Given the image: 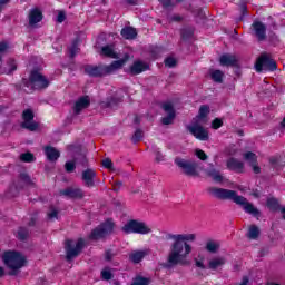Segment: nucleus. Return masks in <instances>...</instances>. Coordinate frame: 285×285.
<instances>
[{
	"label": "nucleus",
	"mask_w": 285,
	"mask_h": 285,
	"mask_svg": "<svg viewBox=\"0 0 285 285\" xmlns=\"http://www.w3.org/2000/svg\"><path fill=\"white\" fill-rule=\"evenodd\" d=\"M20 181L23 184V186H30L32 184V180H30V176L22 174L20 176Z\"/></svg>",
	"instance_id": "41"
},
{
	"label": "nucleus",
	"mask_w": 285,
	"mask_h": 285,
	"mask_svg": "<svg viewBox=\"0 0 285 285\" xmlns=\"http://www.w3.org/2000/svg\"><path fill=\"white\" fill-rule=\"evenodd\" d=\"M159 1H161L165 8H169V6H175L176 3H179L180 0H159Z\"/></svg>",
	"instance_id": "45"
},
{
	"label": "nucleus",
	"mask_w": 285,
	"mask_h": 285,
	"mask_svg": "<svg viewBox=\"0 0 285 285\" xmlns=\"http://www.w3.org/2000/svg\"><path fill=\"white\" fill-rule=\"evenodd\" d=\"M60 195H63L65 197H69L70 199H83V190L79 188H67L65 190L60 191Z\"/></svg>",
	"instance_id": "15"
},
{
	"label": "nucleus",
	"mask_w": 285,
	"mask_h": 285,
	"mask_svg": "<svg viewBox=\"0 0 285 285\" xmlns=\"http://www.w3.org/2000/svg\"><path fill=\"white\" fill-rule=\"evenodd\" d=\"M149 66L148 63L138 60L135 61L134 65L130 68V72L131 75H141V72H146V70H148Z\"/></svg>",
	"instance_id": "19"
},
{
	"label": "nucleus",
	"mask_w": 285,
	"mask_h": 285,
	"mask_svg": "<svg viewBox=\"0 0 285 285\" xmlns=\"http://www.w3.org/2000/svg\"><path fill=\"white\" fill-rule=\"evenodd\" d=\"M245 161H247L248 166H250L253 173L255 175H259L262 173V168L259 167V164L257 163V154L253 151H247L243 155Z\"/></svg>",
	"instance_id": "12"
},
{
	"label": "nucleus",
	"mask_w": 285,
	"mask_h": 285,
	"mask_svg": "<svg viewBox=\"0 0 285 285\" xmlns=\"http://www.w3.org/2000/svg\"><path fill=\"white\" fill-rule=\"evenodd\" d=\"M2 262L9 268V275H19L20 268L28 264L26 255L14 250L4 252L2 254Z\"/></svg>",
	"instance_id": "3"
},
{
	"label": "nucleus",
	"mask_w": 285,
	"mask_h": 285,
	"mask_svg": "<svg viewBox=\"0 0 285 285\" xmlns=\"http://www.w3.org/2000/svg\"><path fill=\"white\" fill-rule=\"evenodd\" d=\"M142 138H144V132H141V130H137L132 136V141L134 144H137V141H141Z\"/></svg>",
	"instance_id": "42"
},
{
	"label": "nucleus",
	"mask_w": 285,
	"mask_h": 285,
	"mask_svg": "<svg viewBox=\"0 0 285 285\" xmlns=\"http://www.w3.org/2000/svg\"><path fill=\"white\" fill-rule=\"evenodd\" d=\"M101 55L105 57H110L111 59H117V52L115 51V47L112 45L102 47Z\"/></svg>",
	"instance_id": "27"
},
{
	"label": "nucleus",
	"mask_w": 285,
	"mask_h": 285,
	"mask_svg": "<svg viewBox=\"0 0 285 285\" xmlns=\"http://www.w3.org/2000/svg\"><path fill=\"white\" fill-rule=\"evenodd\" d=\"M109 106H112V102H109Z\"/></svg>",
	"instance_id": "61"
},
{
	"label": "nucleus",
	"mask_w": 285,
	"mask_h": 285,
	"mask_svg": "<svg viewBox=\"0 0 285 285\" xmlns=\"http://www.w3.org/2000/svg\"><path fill=\"white\" fill-rule=\"evenodd\" d=\"M195 155H196V157H198V159H200L202 161H206V159H208V156H207L206 153H204V150H202V149H196Z\"/></svg>",
	"instance_id": "39"
},
{
	"label": "nucleus",
	"mask_w": 285,
	"mask_h": 285,
	"mask_svg": "<svg viewBox=\"0 0 285 285\" xmlns=\"http://www.w3.org/2000/svg\"><path fill=\"white\" fill-rule=\"evenodd\" d=\"M122 232L127 235L137 234V235H148L151 233L150 226L144 222L139 220H129L124 227Z\"/></svg>",
	"instance_id": "5"
},
{
	"label": "nucleus",
	"mask_w": 285,
	"mask_h": 285,
	"mask_svg": "<svg viewBox=\"0 0 285 285\" xmlns=\"http://www.w3.org/2000/svg\"><path fill=\"white\" fill-rule=\"evenodd\" d=\"M253 30L259 41H264V39H266V26H264V23L254 22Z\"/></svg>",
	"instance_id": "16"
},
{
	"label": "nucleus",
	"mask_w": 285,
	"mask_h": 285,
	"mask_svg": "<svg viewBox=\"0 0 285 285\" xmlns=\"http://www.w3.org/2000/svg\"><path fill=\"white\" fill-rule=\"evenodd\" d=\"M156 161H164L165 157L163 156L161 151L157 150L155 153Z\"/></svg>",
	"instance_id": "52"
},
{
	"label": "nucleus",
	"mask_w": 285,
	"mask_h": 285,
	"mask_svg": "<svg viewBox=\"0 0 285 285\" xmlns=\"http://www.w3.org/2000/svg\"><path fill=\"white\" fill-rule=\"evenodd\" d=\"M209 177H212V179H214V181H217L218 184L224 181V177L222 176V174H219V171L212 169L208 171Z\"/></svg>",
	"instance_id": "33"
},
{
	"label": "nucleus",
	"mask_w": 285,
	"mask_h": 285,
	"mask_svg": "<svg viewBox=\"0 0 285 285\" xmlns=\"http://www.w3.org/2000/svg\"><path fill=\"white\" fill-rule=\"evenodd\" d=\"M45 154L49 161H57L58 157L61 155L55 147H45Z\"/></svg>",
	"instance_id": "25"
},
{
	"label": "nucleus",
	"mask_w": 285,
	"mask_h": 285,
	"mask_svg": "<svg viewBox=\"0 0 285 285\" xmlns=\"http://www.w3.org/2000/svg\"><path fill=\"white\" fill-rule=\"evenodd\" d=\"M247 237L249 239H257L259 237V227L255 225L249 226Z\"/></svg>",
	"instance_id": "31"
},
{
	"label": "nucleus",
	"mask_w": 285,
	"mask_h": 285,
	"mask_svg": "<svg viewBox=\"0 0 285 285\" xmlns=\"http://www.w3.org/2000/svg\"><path fill=\"white\" fill-rule=\"evenodd\" d=\"M76 52H79V47H77V45H73L71 48H70V55L71 57H75V53Z\"/></svg>",
	"instance_id": "53"
},
{
	"label": "nucleus",
	"mask_w": 285,
	"mask_h": 285,
	"mask_svg": "<svg viewBox=\"0 0 285 285\" xmlns=\"http://www.w3.org/2000/svg\"><path fill=\"white\" fill-rule=\"evenodd\" d=\"M117 186H121V181H118V183H117Z\"/></svg>",
	"instance_id": "60"
},
{
	"label": "nucleus",
	"mask_w": 285,
	"mask_h": 285,
	"mask_svg": "<svg viewBox=\"0 0 285 285\" xmlns=\"http://www.w3.org/2000/svg\"><path fill=\"white\" fill-rule=\"evenodd\" d=\"M128 59L129 57L125 56L124 59L114 61L110 66H105V67L88 66L86 67L85 71L87 72V75H90V77H102V75H110L115 72V70H119V68L125 66Z\"/></svg>",
	"instance_id": "4"
},
{
	"label": "nucleus",
	"mask_w": 285,
	"mask_h": 285,
	"mask_svg": "<svg viewBox=\"0 0 285 285\" xmlns=\"http://www.w3.org/2000/svg\"><path fill=\"white\" fill-rule=\"evenodd\" d=\"M165 66H167V68H175L177 66V59H175L173 57H168L165 60Z\"/></svg>",
	"instance_id": "38"
},
{
	"label": "nucleus",
	"mask_w": 285,
	"mask_h": 285,
	"mask_svg": "<svg viewBox=\"0 0 285 285\" xmlns=\"http://www.w3.org/2000/svg\"><path fill=\"white\" fill-rule=\"evenodd\" d=\"M57 215H58L57 209H51V210L47 214V217H48V219H50V220L52 222L53 219H57Z\"/></svg>",
	"instance_id": "50"
},
{
	"label": "nucleus",
	"mask_w": 285,
	"mask_h": 285,
	"mask_svg": "<svg viewBox=\"0 0 285 285\" xmlns=\"http://www.w3.org/2000/svg\"><path fill=\"white\" fill-rule=\"evenodd\" d=\"M88 106H90V98L88 96H83L76 101L73 110L79 115V112L81 110H86Z\"/></svg>",
	"instance_id": "18"
},
{
	"label": "nucleus",
	"mask_w": 285,
	"mask_h": 285,
	"mask_svg": "<svg viewBox=\"0 0 285 285\" xmlns=\"http://www.w3.org/2000/svg\"><path fill=\"white\" fill-rule=\"evenodd\" d=\"M20 159L21 161H27V163L35 161V155H32L31 153H26L20 156Z\"/></svg>",
	"instance_id": "37"
},
{
	"label": "nucleus",
	"mask_w": 285,
	"mask_h": 285,
	"mask_svg": "<svg viewBox=\"0 0 285 285\" xmlns=\"http://www.w3.org/2000/svg\"><path fill=\"white\" fill-rule=\"evenodd\" d=\"M281 213H282L283 219H285V207H283V208L281 209Z\"/></svg>",
	"instance_id": "56"
},
{
	"label": "nucleus",
	"mask_w": 285,
	"mask_h": 285,
	"mask_svg": "<svg viewBox=\"0 0 285 285\" xmlns=\"http://www.w3.org/2000/svg\"><path fill=\"white\" fill-rule=\"evenodd\" d=\"M281 126H282V128H285V116H284L283 121L281 122Z\"/></svg>",
	"instance_id": "57"
},
{
	"label": "nucleus",
	"mask_w": 285,
	"mask_h": 285,
	"mask_svg": "<svg viewBox=\"0 0 285 285\" xmlns=\"http://www.w3.org/2000/svg\"><path fill=\"white\" fill-rule=\"evenodd\" d=\"M27 238H28V229H26V228H20V229L18 230V239L23 240V239H27Z\"/></svg>",
	"instance_id": "43"
},
{
	"label": "nucleus",
	"mask_w": 285,
	"mask_h": 285,
	"mask_svg": "<svg viewBox=\"0 0 285 285\" xmlns=\"http://www.w3.org/2000/svg\"><path fill=\"white\" fill-rule=\"evenodd\" d=\"M187 130H189L190 135H193L196 139H199V141H208V129L204 128L199 121L187 126Z\"/></svg>",
	"instance_id": "9"
},
{
	"label": "nucleus",
	"mask_w": 285,
	"mask_h": 285,
	"mask_svg": "<svg viewBox=\"0 0 285 285\" xmlns=\"http://www.w3.org/2000/svg\"><path fill=\"white\" fill-rule=\"evenodd\" d=\"M209 112H210V107H208L207 105L200 106L198 116L196 117V121L200 124H206V117H208Z\"/></svg>",
	"instance_id": "24"
},
{
	"label": "nucleus",
	"mask_w": 285,
	"mask_h": 285,
	"mask_svg": "<svg viewBox=\"0 0 285 285\" xmlns=\"http://www.w3.org/2000/svg\"><path fill=\"white\" fill-rule=\"evenodd\" d=\"M220 66H237V57L235 55L225 53L219 58Z\"/></svg>",
	"instance_id": "23"
},
{
	"label": "nucleus",
	"mask_w": 285,
	"mask_h": 285,
	"mask_svg": "<svg viewBox=\"0 0 285 285\" xmlns=\"http://www.w3.org/2000/svg\"><path fill=\"white\" fill-rule=\"evenodd\" d=\"M121 37L124 39H135L137 37V30L132 27H127L121 30Z\"/></svg>",
	"instance_id": "28"
},
{
	"label": "nucleus",
	"mask_w": 285,
	"mask_h": 285,
	"mask_svg": "<svg viewBox=\"0 0 285 285\" xmlns=\"http://www.w3.org/2000/svg\"><path fill=\"white\" fill-rule=\"evenodd\" d=\"M167 239H170L169 254L167 256V266H184L186 261L193 253V245L189 243L197 242V234H169Z\"/></svg>",
	"instance_id": "1"
},
{
	"label": "nucleus",
	"mask_w": 285,
	"mask_h": 285,
	"mask_svg": "<svg viewBox=\"0 0 285 285\" xmlns=\"http://www.w3.org/2000/svg\"><path fill=\"white\" fill-rule=\"evenodd\" d=\"M8 45L6 42H0V61L3 57V55H6V52L8 51Z\"/></svg>",
	"instance_id": "46"
},
{
	"label": "nucleus",
	"mask_w": 285,
	"mask_h": 285,
	"mask_svg": "<svg viewBox=\"0 0 285 285\" xmlns=\"http://www.w3.org/2000/svg\"><path fill=\"white\" fill-rule=\"evenodd\" d=\"M43 20V13L39 8H33L29 11V26L32 28L36 27L37 23Z\"/></svg>",
	"instance_id": "14"
},
{
	"label": "nucleus",
	"mask_w": 285,
	"mask_h": 285,
	"mask_svg": "<svg viewBox=\"0 0 285 285\" xmlns=\"http://www.w3.org/2000/svg\"><path fill=\"white\" fill-rule=\"evenodd\" d=\"M65 168H66L67 173H72L76 168L75 161L66 163Z\"/></svg>",
	"instance_id": "49"
},
{
	"label": "nucleus",
	"mask_w": 285,
	"mask_h": 285,
	"mask_svg": "<svg viewBox=\"0 0 285 285\" xmlns=\"http://www.w3.org/2000/svg\"><path fill=\"white\" fill-rule=\"evenodd\" d=\"M147 255H150V249L135 250L129 255V259L134 262V264H139Z\"/></svg>",
	"instance_id": "22"
},
{
	"label": "nucleus",
	"mask_w": 285,
	"mask_h": 285,
	"mask_svg": "<svg viewBox=\"0 0 285 285\" xmlns=\"http://www.w3.org/2000/svg\"><path fill=\"white\" fill-rule=\"evenodd\" d=\"M27 88H31V90H43V88H48L50 86V81L41 72L32 71L30 73L29 80L26 82Z\"/></svg>",
	"instance_id": "6"
},
{
	"label": "nucleus",
	"mask_w": 285,
	"mask_h": 285,
	"mask_svg": "<svg viewBox=\"0 0 285 285\" xmlns=\"http://www.w3.org/2000/svg\"><path fill=\"white\" fill-rule=\"evenodd\" d=\"M95 177H97V173H95V169H87L82 173V179L85 181V185L89 188L95 186Z\"/></svg>",
	"instance_id": "20"
},
{
	"label": "nucleus",
	"mask_w": 285,
	"mask_h": 285,
	"mask_svg": "<svg viewBox=\"0 0 285 285\" xmlns=\"http://www.w3.org/2000/svg\"><path fill=\"white\" fill-rule=\"evenodd\" d=\"M222 126H224V122L222 121V119L216 118L213 122H212V128H214V130H218V128H222Z\"/></svg>",
	"instance_id": "44"
},
{
	"label": "nucleus",
	"mask_w": 285,
	"mask_h": 285,
	"mask_svg": "<svg viewBox=\"0 0 285 285\" xmlns=\"http://www.w3.org/2000/svg\"><path fill=\"white\" fill-rule=\"evenodd\" d=\"M267 285H279L277 283H267Z\"/></svg>",
	"instance_id": "59"
},
{
	"label": "nucleus",
	"mask_w": 285,
	"mask_h": 285,
	"mask_svg": "<svg viewBox=\"0 0 285 285\" xmlns=\"http://www.w3.org/2000/svg\"><path fill=\"white\" fill-rule=\"evenodd\" d=\"M148 284H150V281L141 276L136 277L131 283V285H148Z\"/></svg>",
	"instance_id": "34"
},
{
	"label": "nucleus",
	"mask_w": 285,
	"mask_h": 285,
	"mask_svg": "<svg viewBox=\"0 0 285 285\" xmlns=\"http://www.w3.org/2000/svg\"><path fill=\"white\" fill-rule=\"evenodd\" d=\"M214 197H217L218 199H232V202H235V204H238V206H242L245 213H248V215H253L254 217H257L259 215V210L246 198L243 196H237V193L230 189H222V188H215L213 189Z\"/></svg>",
	"instance_id": "2"
},
{
	"label": "nucleus",
	"mask_w": 285,
	"mask_h": 285,
	"mask_svg": "<svg viewBox=\"0 0 285 285\" xmlns=\"http://www.w3.org/2000/svg\"><path fill=\"white\" fill-rule=\"evenodd\" d=\"M175 164L176 166H178V168H181L185 175H189L190 177H197V163L188 161L184 158H176Z\"/></svg>",
	"instance_id": "10"
},
{
	"label": "nucleus",
	"mask_w": 285,
	"mask_h": 285,
	"mask_svg": "<svg viewBox=\"0 0 285 285\" xmlns=\"http://www.w3.org/2000/svg\"><path fill=\"white\" fill-rule=\"evenodd\" d=\"M206 262V255L198 254V256L195 258V264L197 268H202L203 271L206 268V265L204 264Z\"/></svg>",
	"instance_id": "32"
},
{
	"label": "nucleus",
	"mask_w": 285,
	"mask_h": 285,
	"mask_svg": "<svg viewBox=\"0 0 285 285\" xmlns=\"http://www.w3.org/2000/svg\"><path fill=\"white\" fill-rule=\"evenodd\" d=\"M209 75L213 81H215V83H222V81H224V73L222 70L212 69L209 71Z\"/></svg>",
	"instance_id": "29"
},
{
	"label": "nucleus",
	"mask_w": 285,
	"mask_h": 285,
	"mask_svg": "<svg viewBox=\"0 0 285 285\" xmlns=\"http://www.w3.org/2000/svg\"><path fill=\"white\" fill-rule=\"evenodd\" d=\"M219 248V244L215 242H208L206 245V249L209 253H216V250Z\"/></svg>",
	"instance_id": "36"
},
{
	"label": "nucleus",
	"mask_w": 285,
	"mask_h": 285,
	"mask_svg": "<svg viewBox=\"0 0 285 285\" xmlns=\"http://www.w3.org/2000/svg\"><path fill=\"white\" fill-rule=\"evenodd\" d=\"M83 246H86V243L82 238H79L78 240H67L65 245L67 259H75V257L83 250Z\"/></svg>",
	"instance_id": "7"
},
{
	"label": "nucleus",
	"mask_w": 285,
	"mask_h": 285,
	"mask_svg": "<svg viewBox=\"0 0 285 285\" xmlns=\"http://www.w3.org/2000/svg\"><path fill=\"white\" fill-rule=\"evenodd\" d=\"M102 166L104 168H107V170H111V171L115 170V165L112 164V160L110 158H105L102 160Z\"/></svg>",
	"instance_id": "35"
},
{
	"label": "nucleus",
	"mask_w": 285,
	"mask_h": 285,
	"mask_svg": "<svg viewBox=\"0 0 285 285\" xmlns=\"http://www.w3.org/2000/svg\"><path fill=\"white\" fill-rule=\"evenodd\" d=\"M23 122H22V128H26L27 130H37L39 128V124L33 122L32 119H35V114L32 110L27 109L22 114Z\"/></svg>",
	"instance_id": "11"
},
{
	"label": "nucleus",
	"mask_w": 285,
	"mask_h": 285,
	"mask_svg": "<svg viewBox=\"0 0 285 285\" xmlns=\"http://www.w3.org/2000/svg\"><path fill=\"white\" fill-rule=\"evenodd\" d=\"M267 206L268 208H271L272 210H275V208H277V200L275 198H269L267 200Z\"/></svg>",
	"instance_id": "47"
},
{
	"label": "nucleus",
	"mask_w": 285,
	"mask_h": 285,
	"mask_svg": "<svg viewBox=\"0 0 285 285\" xmlns=\"http://www.w3.org/2000/svg\"><path fill=\"white\" fill-rule=\"evenodd\" d=\"M128 3H130L131 6H135V3H137V0H127Z\"/></svg>",
	"instance_id": "55"
},
{
	"label": "nucleus",
	"mask_w": 285,
	"mask_h": 285,
	"mask_svg": "<svg viewBox=\"0 0 285 285\" xmlns=\"http://www.w3.org/2000/svg\"><path fill=\"white\" fill-rule=\"evenodd\" d=\"M7 66V69L2 71L4 75H11V72H14V70H17V62L14 61V59H9Z\"/></svg>",
	"instance_id": "30"
},
{
	"label": "nucleus",
	"mask_w": 285,
	"mask_h": 285,
	"mask_svg": "<svg viewBox=\"0 0 285 285\" xmlns=\"http://www.w3.org/2000/svg\"><path fill=\"white\" fill-rule=\"evenodd\" d=\"M101 277L102 279H106V281L112 279V273L110 272L109 268H105L101 271Z\"/></svg>",
	"instance_id": "40"
},
{
	"label": "nucleus",
	"mask_w": 285,
	"mask_h": 285,
	"mask_svg": "<svg viewBox=\"0 0 285 285\" xmlns=\"http://www.w3.org/2000/svg\"><path fill=\"white\" fill-rule=\"evenodd\" d=\"M3 275H6V268L0 266V277H3Z\"/></svg>",
	"instance_id": "54"
},
{
	"label": "nucleus",
	"mask_w": 285,
	"mask_h": 285,
	"mask_svg": "<svg viewBox=\"0 0 285 285\" xmlns=\"http://www.w3.org/2000/svg\"><path fill=\"white\" fill-rule=\"evenodd\" d=\"M267 70H277V63L275 60L271 59L267 61Z\"/></svg>",
	"instance_id": "48"
},
{
	"label": "nucleus",
	"mask_w": 285,
	"mask_h": 285,
	"mask_svg": "<svg viewBox=\"0 0 285 285\" xmlns=\"http://www.w3.org/2000/svg\"><path fill=\"white\" fill-rule=\"evenodd\" d=\"M163 110L166 112V117L163 118L164 126H170L173 121L175 120V108L173 107V104L165 102L163 105Z\"/></svg>",
	"instance_id": "13"
},
{
	"label": "nucleus",
	"mask_w": 285,
	"mask_h": 285,
	"mask_svg": "<svg viewBox=\"0 0 285 285\" xmlns=\"http://www.w3.org/2000/svg\"><path fill=\"white\" fill-rule=\"evenodd\" d=\"M227 168L234 170L235 173H242L244 170V163L237 158H229L227 160Z\"/></svg>",
	"instance_id": "21"
},
{
	"label": "nucleus",
	"mask_w": 285,
	"mask_h": 285,
	"mask_svg": "<svg viewBox=\"0 0 285 285\" xmlns=\"http://www.w3.org/2000/svg\"><path fill=\"white\" fill-rule=\"evenodd\" d=\"M115 228V223H112L110 219L101 224L99 227L94 229L90 234V239H101L102 237H106V235H110Z\"/></svg>",
	"instance_id": "8"
},
{
	"label": "nucleus",
	"mask_w": 285,
	"mask_h": 285,
	"mask_svg": "<svg viewBox=\"0 0 285 285\" xmlns=\"http://www.w3.org/2000/svg\"><path fill=\"white\" fill-rule=\"evenodd\" d=\"M269 57L271 56L264 53L257 59L255 63L256 72H262V70H268Z\"/></svg>",
	"instance_id": "17"
},
{
	"label": "nucleus",
	"mask_w": 285,
	"mask_h": 285,
	"mask_svg": "<svg viewBox=\"0 0 285 285\" xmlns=\"http://www.w3.org/2000/svg\"><path fill=\"white\" fill-rule=\"evenodd\" d=\"M57 21L58 23H63V21H66V13H63V11L58 13Z\"/></svg>",
	"instance_id": "51"
},
{
	"label": "nucleus",
	"mask_w": 285,
	"mask_h": 285,
	"mask_svg": "<svg viewBox=\"0 0 285 285\" xmlns=\"http://www.w3.org/2000/svg\"><path fill=\"white\" fill-rule=\"evenodd\" d=\"M224 264H226V259L224 257H215L209 261L208 267L212 271H217V268H222Z\"/></svg>",
	"instance_id": "26"
},
{
	"label": "nucleus",
	"mask_w": 285,
	"mask_h": 285,
	"mask_svg": "<svg viewBox=\"0 0 285 285\" xmlns=\"http://www.w3.org/2000/svg\"><path fill=\"white\" fill-rule=\"evenodd\" d=\"M181 18L180 17H174V21H180Z\"/></svg>",
	"instance_id": "58"
}]
</instances>
